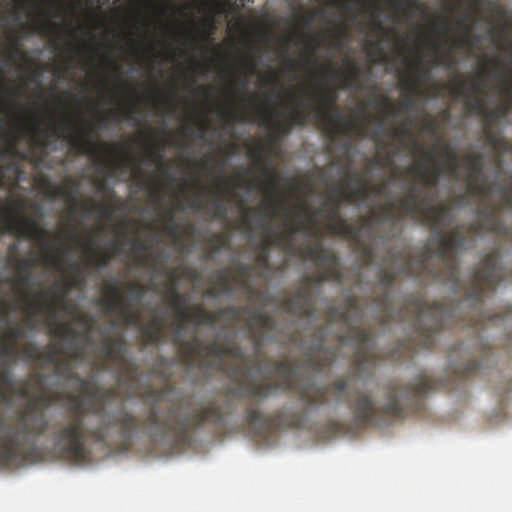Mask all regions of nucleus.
<instances>
[{
  "label": "nucleus",
  "instance_id": "aec40b11",
  "mask_svg": "<svg viewBox=\"0 0 512 512\" xmlns=\"http://www.w3.org/2000/svg\"><path fill=\"white\" fill-rule=\"evenodd\" d=\"M509 179L511 180L509 186L497 187L496 192L501 195L499 204L479 210V213L484 215L486 219V225L481 224V222H476L473 225V230L476 233H480L485 227L492 230H502L504 237L512 242V230L506 227L500 219L502 210L512 209V174L509 176ZM509 279L512 281V272L509 274Z\"/></svg>",
  "mask_w": 512,
  "mask_h": 512
},
{
  "label": "nucleus",
  "instance_id": "7c9ffc66",
  "mask_svg": "<svg viewBox=\"0 0 512 512\" xmlns=\"http://www.w3.org/2000/svg\"><path fill=\"white\" fill-rule=\"evenodd\" d=\"M484 134L489 146L497 153L501 155L512 153V142L505 139L503 135L494 131L493 126L484 125Z\"/></svg>",
  "mask_w": 512,
  "mask_h": 512
},
{
  "label": "nucleus",
  "instance_id": "a878e982",
  "mask_svg": "<svg viewBox=\"0 0 512 512\" xmlns=\"http://www.w3.org/2000/svg\"><path fill=\"white\" fill-rule=\"evenodd\" d=\"M133 326L141 332L146 346H157L165 340V320L158 314H154L147 323H142L140 315L139 322Z\"/></svg>",
  "mask_w": 512,
  "mask_h": 512
},
{
  "label": "nucleus",
  "instance_id": "c85d7f7f",
  "mask_svg": "<svg viewBox=\"0 0 512 512\" xmlns=\"http://www.w3.org/2000/svg\"><path fill=\"white\" fill-rule=\"evenodd\" d=\"M231 191L230 188H225L224 182L218 180V187L214 192L215 200L213 201V208L209 212L211 220L224 221L228 217V207L225 201L226 194Z\"/></svg>",
  "mask_w": 512,
  "mask_h": 512
},
{
  "label": "nucleus",
  "instance_id": "cd10ccee",
  "mask_svg": "<svg viewBox=\"0 0 512 512\" xmlns=\"http://www.w3.org/2000/svg\"><path fill=\"white\" fill-rule=\"evenodd\" d=\"M399 57L402 63L411 69V72L401 73L416 76V78L418 79V85L422 87L424 81L429 80L430 78V72L428 71V69H424L423 67L422 53L420 51H417L416 59L410 60L407 52L404 51V49H401L399 52Z\"/></svg>",
  "mask_w": 512,
  "mask_h": 512
},
{
  "label": "nucleus",
  "instance_id": "bb28decb",
  "mask_svg": "<svg viewBox=\"0 0 512 512\" xmlns=\"http://www.w3.org/2000/svg\"><path fill=\"white\" fill-rule=\"evenodd\" d=\"M400 86L405 91L404 101L401 106L406 109H414L417 96L427 97L429 95L427 89L420 87L416 76L400 73Z\"/></svg>",
  "mask_w": 512,
  "mask_h": 512
},
{
  "label": "nucleus",
  "instance_id": "ea45409f",
  "mask_svg": "<svg viewBox=\"0 0 512 512\" xmlns=\"http://www.w3.org/2000/svg\"><path fill=\"white\" fill-rule=\"evenodd\" d=\"M392 7L405 12H412V10H419L424 12L425 6L420 0H389Z\"/></svg>",
  "mask_w": 512,
  "mask_h": 512
},
{
  "label": "nucleus",
  "instance_id": "393cba45",
  "mask_svg": "<svg viewBox=\"0 0 512 512\" xmlns=\"http://www.w3.org/2000/svg\"><path fill=\"white\" fill-rule=\"evenodd\" d=\"M368 171L359 173H350L349 177L354 186H350L348 190L344 189V201L349 205L356 203H364L370 195V186L368 180Z\"/></svg>",
  "mask_w": 512,
  "mask_h": 512
},
{
  "label": "nucleus",
  "instance_id": "a18cd8bd",
  "mask_svg": "<svg viewBox=\"0 0 512 512\" xmlns=\"http://www.w3.org/2000/svg\"><path fill=\"white\" fill-rule=\"evenodd\" d=\"M232 84H233L234 91L237 92V93H241L242 94V97H241V102L242 103H246V102H249V101H252L254 103L256 102V100H257L256 96H254L251 99H248L244 95L246 93V91L248 90V78H247V76H234Z\"/></svg>",
  "mask_w": 512,
  "mask_h": 512
},
{
  "label": "nucleus",
  "instance_id": "9b49d317",
  "mask_svg": "<svg viewBox=\"0 0 512 512\" xmlns=\"http://www.w3.org/2000/svg\"><path fill=\"white\" fill-rule=\"evenodd\" d=\"M168 295L170 305L175 310L177 320L174 325L175 333L172 337V343L174 346L180 348L182 352V362L186 364L188 368L196 367L203 376H208L212 371L221 368L222 361L225 357H229L232 360H244L245 355L243 349L235 342L222 343L218 340H212L205 345L197 336H193L190 340H185V328H180L182 321L178 316V312L179 310H191V307L186 308L188 298L175 287L169 289Z\"/></svg>",
  "mask_w": 512,
  "mask_h": 512
},
{
  "label": "nucleus",
  "instance_id": "680f3d73",
  "mask_svg": "<svg viewBox=\"0 0 512 512\" xmlns=\"http://www.w3.org/2000/svg\"><path fill=\"white\" fill-rule=\"evenodd\" d=\"M187 207L194 209L196 211H201L205 208V202L198 195L196 199H194L188 203Z\"/></svg>",
  "mask_w": 512,
  "mask_h": 512
},
{
  "label": "nucleus",
  "instance_id": "09e8293b",
  "mask_svg": "<svg viewBox=\"0 0 512 512\" xmlns=\"http://www.w3.org/2000/svg\"><path fill=\"white\" fill-rule=\"evenodd\" d=\"M150 154L157 159V168L160 173H162L163 176H165L166 179H168L170 182H175L176 178L173 173L170 172V169L165 162H163V153L162 152H153L151 151Z\"/></svg>",
  "mask_w": 512,
  "mask_h": 512
},
{
  "label": "nucleus",
  "instance_id": "58836bf2",
  "mask_svg": "<svg viewBox=\"0 0 512 512\" xmlns=\"http://www.w3.org/2000/svg\"><path fill=\"white\" fill-rule=\"evenodd\" d=\"M209 245L211 246L212 253H220L221 250L230 246V238L226 234L213 233L208 238Z\"/></svg>",
  "mask_w": 512,
  "mask_h": 512
},
{
  "label": "nucleus",
  "instance_id": "39448f33",
  "mask_svg": "<svg viewBox=\"0 0 512 512\" xmlns=\"http://www.w3.org/2000/svg\"><path fill=\"white\" fill-rule=\"evenodd\" d=\"M463 161L464 167L468 172L466 175L468 193L477 197L482 204L481 207L475 210L478 219L471 222L467 227L457 225L453 227L448 234H445L444 230L449 227L453 221L452 207L445 204V202H440V204L435 205L433 199H429L427 195L422 196L424 189L419 187L415 181H412L420 190L419 200H425L429 205L434 207L444 206L446 213L440 219V229L428 224V222H424L421 218L412 219L430 228L433 232L431 239L428 240L418 254L407 252V250L396 252L394 249H389L382 267L396 266L398 262L402 263L413 257L414 260H417L418 269L424 270V268H426V261L429 260L431 256H437L446 269L447 278L453 280L456 279L458 275V250L472 248L475 245V237L481 236L482 234L492 233L499 237H504L503 230H492L486 227L480 230L479 233L474 232V223L481 222L483 225H487V219L484 215L479 213V210L497 205L500 200L492 201L489 199L490 194L493 193V185L487 184L485 181L486 175L484 173L483 154L479 152L468 153L464 156Z\"/></svg>",
  "mask_w": 512,
  "mask_h": 512
},
{
  "label": "nucleus",
  "instance_id": "a19ab883",
  "mask_svg": "<svg viewBox=\"0 0 512 512\" xmlns=\"http://www.w3.org/2000/svg\"><path fill=\"white\" fill-rule=\"evenodd\" d=\"M164 230L169 236L174 237V239H180L181 237L179 233L180 224L175 220V214L172 210H168L165 213Z\"/></svg>",
  "mask_w": 512,
  "mask_h": 512
},
{
  "label": "nucleus",
  "instance_id": "864d4df0",
  "mask_svg": "<svg viewBox=\"0 0 512 512\" xmlns=\"http://www.w3.org/2000/svg\"><path fill=\"white\" fill-rule=\"evenodd\" d=\"M230 122H245L248 120V112L245 109H230L228 112Z\"/></svg>",
  "mask_w": 512,
  "mask_h": 512
},
{
  "label": "nucleus",
  "instance_id": "7ed1b4c3",
  "mask_svg": "<svg viewBox=\"0 0 512 512\" xmlns=\"http://www.w3.org/2000/svg\"><path fill=\"white\" fill-rule=\"evenodd\" d=\"M272 365L278 376L277 381L246 378L241 368H237L232 377L237 386L235 395L245 400L243 420L258 434L271 429L299 426V416L289 408L277 409L271 414L262 412L263 402L277 394L278 390L298 394L307 410L326 406L331 402L330 398L339 404L347 395L348 407L356 426L365 428L402 419L409 411H418L430 391L450 386L447 379H435L428 373H421L417 379L405 385L396 381L386 383L382 387L383 400L380 401L374 399L373 393L364 390H353L349 393V382L346 378H338L324 387H317L313 382H299L298 369L289 360L273 361Z\"/></svg>",
  "mask_w": 512,
  "mask_h": 512
},
{
  "label": "nucleus",
  "instance_id": "423d86ee",
  "mask_svg": "<svg viewBox=\"0 0 512 512\" xmlns=\"http://www.w3.org/2000/svg\"><path fill=\"white\" fill-rule=\"evenodd\" d=\"M364 307L355 295H347L342 306H331L327 309V324L313 333V342L304 351L303 367L313 373L322 371L333 365L339 353L338 347H325L327 329L333 324L342 323L345 333L336 334L340 346L352 341L355 346V357L352 367L355 378L372 377L378 355L375 351L371 330L361 327Z\"/></svg>",
  "mask_w": 512,
  "mask_h": 512
},
{
  "label": "nucleus",
  "instance_id": "ddd939ff",
  "mask_svg": "<svg viewBox=\"0 0 512 512\" xmlns=\"http://www.w3.org/2000/svg\"><path fill=\"white\" fill-rule=\"evenodd\" d=\"M243 315H247V332L252 340L254 353L248 358L243 350L244 360L238 361L247 364L258 363L266 331L268 333H275L277 330V323L270 313L260 308L252 309L249 306H228L220 308L215 312H209V310L201 306H193L189 312H186V310H179L178 312V316L182 321L180 328H185L188 323H194L196 326L207 324L210 327H214L219 321L237 322Z\"/></svg>",
  "mask_w": 512,
  "mask_h": 512
},
{
  "label": "nucleus",
  "instance_id": "3c124183",
  "mask_svg": "<svg viewBox=\"0 0 512 512\" xmlns=\"http://www.w3.org/2000/svg\"><path fill=\"white\" fill-rule=\"evenodd\" d=\"M38 262V259L36 258H27L17 261L18 264L17 270L18 273H26L29 275H33V269L36 267V264Z\"/></svg>",
  "mask_w": 512,
  "mask_h": 512
},
{
  "label": "nucleus",
  "instance_id": "4c0bfd02",
  "mask_svg": "<svg viewBox=\"0 0 512 512\" xmlns=\"http://www.w3.org/2000/svg\"><path fill=\"white\" fill-rule=\"evenodd\" d=\"M441 157L447 162L446 170L452 176L458 175V154L452 148L446 146L441 152Z\"/></svg>",
  "mask_w": 512,
  "mask_h": 512
},
{
  "label": "nucleus",
  "instance_id": "69168bd1",
  "mask_svg": "<svg viewBox=\"0 0 512 512\" xmlns=\"http://www.w3.org/2000/svg\"><path fill=\"white\" fill-rule=\"evenodd\" d=\"M411 135H412V131L407 126H403V127L394 129V136H396V137H405V136H411Z\"/></svg>",
  "mask_w": 512,
  "mask_h": 512
},
{
  "label": "nucleus",
  "instance_id": "6e6552de",
  "mask_svg": "<svg viewBox=\"0 0 512 512\" xmlns=\"http://www.w3.org/2000/svg\"><path fill=\"white\" fill-rule=\"evenodd\" d=\"M263 176L265 183L262 186V191L265 195L271 196L276 195L277 201L268 200L266 207L271 209V212L275 216L283 215L285 222V230H276L271 228V222L266 221L268 215L263 213L259 208L254 207H241L242 210V223L244 226L253 230V224L251 218L253 215H258L261 219L259 228H265L266 234L262 241L257 245V249L265 251L266 254L270 255L271 247H276L288 254H295L297 247L295 245V236L304 231L309 230L308 225L305 221H297L293 212V208L287 206L288 196L284 191V188L289 186L290 180L287 178H281L275 168L263 167Z\"/></svg>",
  "mask_w": 512,
  "mask_h": 512
},
{
  "label": "nucleus",
  "instance_id": "6e6d98bb",
  "mask_svg": "<svg viewBox=\"0 0 512 512\" xmlns=\"http://www.w3.org/2000/svg\"><path fill=\"white\" fill-rule=\"evenodd\" d=\"M432 62L434 66L445 67L446 69H452L455 63L452 61L451 56H446L445 58V56L438 55L433 57Z\"/></svg>",
  "mask_w": 512,
  "mask_h": 512
},
{
  "label": "nucleus",
  "instance_id": "72a5a7b5",
  "mask_svg": "<svg viewBox=\"0 0 512 512\" xmlns=\"http://www.w3.org/2000/svg\"><path fill=\"white\" fill-rule=\"evenodd\" d=\"M253 275V265L244 264V262L236 261L234 265V274L232 279L237 285L248 287V282Z\"/></svg>",
  "mask_w": 512,
  "mask_h": 512
},
{
  "label": "nucleus",
  "instance_id": "e433bc0d",
  "mask_svg": "<svg viewBox=\"0 0 512 512\" xmlns=\"http://www.w3.org/2000/svg\"><path fill=\"white\" fill-rule=\"evenodd\" d=\"M126 287L127 290L130 292V295L127 299L125 298V300L130 301V303L132 304V310H139V312L141 313V310L137 309L136 307L143 299L146 293L145 288L141 284H139V282H128Z\"/></svg>",
  "mask_w": 512,
  "mask_h": 512
},
{
  "label": "nucleus",
  "instance_id": "2eb2a0df",
  "mask_svg": "<svg viewBox=\"0 0 512 512\" xmlns=\"http://www.w3.org/2000/svg\"><path fill=\"white\" fill-rule=\"evenodd\" d=\"M42 207L34 206V216L14 215L5 224V229L10 234L22 236L27 240L36 242L45 251L40 262L47 267L61 268V259L54 254L55 244L47 229L40 226L38 220L42 219Z\"/></svg>",
  "mask_w": 512,
  "mask_h": 512
},
{
  "label": "nucleus",
  "instance_id": "0e129e2a",
  "mask_svg": "<svg viewBox=\"0 0 512 512\" xmlns=\"http://www.w3.org/2000/svg\"><path fill=\"white\" fill-rule=\"evenodd\" d=\"M370 193L375 195H387L386 182H383L381 185L370 186Z\"/></svg>",
  "mask_w": 512,
  "mask_h": 512
},
{
  "label": "nucleus",
  "instance_id": "79ce46f5",
  "mask_svg": "<svg viewBox=\"0 0 512 512\" xmlns=\"http://www.w3.org/2000/svg\"><path fill=\"white\" fill-rule=\"evenodd\" d=\"M370 49L368 51L369 59L373 63L385 62L387 60V54L385 50L382 48L380 42H373L371 40H367Z\"/></svg>",
  "mask_w": 512,
  "mask_h": 512
},
{
  "label": "nucleus",
  "instance_id": "338daca9",
  "mask_svg": "<svg viewBox=\"0 0 512 512\" xmlns=\"http://www.w3.org/2000/svg\"><path fill=\"white\" fill-rule=\"evenodd\" d=\"M368 162H369V165L372 167L384 168V161H383L382 156H379V155L372 156V158H370L368 160Z\"/></svg>",
  "mask_w": 512,
  "mask_h": 512
},
{
  "label": "nucleus",
  "instance_id": "473e14b6",
  "mask_svg": "<svg viewBox=\"0 0 512 512\" xmlns=\"http://www.w3.org/2000/svg\"><path fill=\"white\" fill-rule=\"evenodd\" d=\"M487 64L494 67L496 75L502 82V93L506 94L508 98L512 100V75L509 76L508 69L505 68L501 62L495 60H489Z\"/></svg>",
  "mask_w": 512,
  "mask_h": 512
},
{
  "label": "nucleus",
  "instance_id": "de8ad7c7",
  "mask_svg": "<svg viewBox=\"0 0 512 512\" xmlns=\"http://www.w3.org/2000/svg\"><path fill=\"white\" fill-rule=\"evenodd\" d=\"M20 356L28 362H38V346L34 342H28L20 347Z\"/></svg>",
  "mask_w": 512,
  "mask_h": 512
},
{
  "label": "nucleus",
  "instance_id": "4468645a",
  "mask_svg": "<svg viewBox=\"0 0 512 512\" xmlns=\"http://www.w3.org/2000/svg\"><path fill=\"white\" fill-rule=\"evenodd\" d=\"M309 99L316 104L314 109L315 119L326 131L330 140L326 151L333 152V144L338 141L339 135L350 136L355 133L358 136L365 135L364 121L347 118L338 107V95L333 89H327L321 84L315 93H308Z\"/></svg>",
  "mask_w": 512,
  "mask_h": 512
},
{
  "label": "nucleus",
  "instance_id": "5fc2aeb1",
  "mask_svg": "<svg viewBox=\"0 0 512 512\" xmlns=\"http://www.w3.org/2000/svg\"><path fill=\"white\" fill-rule=\"evenodd\" d=\"M256 264L259 265L260 268L271 271V264H270V255L266 254L265 252H260V250L257 253L256 256Z\"/></svg>",
  "mask_w": 512,
  "mask_h": 512
},
{
  "label": "nucleus",
  "instance_id": "6ab92c4d",
  "mask_svg": "<svg viewBox=\"0 0 512 512\" xmlns=\"http://www.w3.org/2000/svg\"><path fill=\"white\" fill-rule=\"evenodd\" d=\"M42 193L50 199L63 197L71 205V210L79 209L84 214H92L95 211L100 217H111L114 210L111 205L102 204V202L96 200L92 202L91 206L79 202V184L72 178H67L62 185H54L49 180H43Z\"/></svg>",
  "mask_w": 512,
  "mask_h": 512
},
{
  "label": "nucleus",
  "instance_id": "f3484780",
  "mask_svg": "<svg viewBox=\"0 0 512 512\" xmlns=\"http://www.w3.org/2000/svg\"><path fill=\"white\" fill-rule=\"evenodd\" d=\"M126 351L127 341L123 336L113 338L106 334L100 341L98 356L105 363L114 366L119 380L124 376L128 381H135L139 375V366L128 360Z\"/></svg>",
  "mask_w": 512,
  "mask_h": 512
},
{
  "label": "nucleus",
  "instance_id": "dca6fc26",
  "mask_svg": "<svg viewBox=\"0 0 512 512\" xmlns=\"http://www.w3.org/2000/svg\"><path fill=\"white\" fill-rule=\"evenodd\" d=\"M256 115L261 125L270 130L268 146L259 144L251 151V156L254 159L255 166L263 172V167H269V165H266L264 161L265 152L277 146L279 136L289 134L292 127H304L309 119V113L305 111L304 105L302 107H297L296 99L292 98V108L287 120H281L279 114H273L272 112L267 111L258 112ZM270 168L273 167L270 166Z\"/></svg>",
  "mask_w": 512,
  "mask_h": 512
},
{
  "label": "nucleus",
  "instance_id": "13d9d810",
  "mask_svg": "<svg viewBox=\"0 0 512 512\" xmlns=\"http://www.w3.org/2000/svg\"><path fill=\"white\" fill-rule=\"evenodd\" d=\"M21 54V44L19 39H15L12 47L9 49L10 59L15 60L20 57Z\"/></svg>",
  "mask_w": 512,
  "mask_h": 512
},
{
  "label": "nucleus",
  "instance_id": "f03ea898",
  "mask_svg": "<svg viewBox=\"0 0 512 512\" xmlns=\"http://www.w3.org/2000/svg\"><path fill=\"white\" fill-rule=\"evenodd\" d=\"M175 389L172 385L162 388L145 390V403L150 406L141 422L135 414L124 405L107 409L111 400L117 397V388H98L95 404L84 406L82 396L68 394L66 396V413L60 422L54 423L52 439L54 448L73 461H83L88 456V444L100 446H131L138 431L142 430L152 441L173 442L184 444L191 440L193 431L203 428L206 424L214 428L225 426L226 419L233 414L231 400L221 406L209 402L194 414L179 416V408L169 407L165 414L157 406L165 400V395Z\"/></svg>",
  "mask_w": 512,
  "mask_h": 512
},
{
  "label": "nucleus",
  "instance_id": "603ef678",
  "mask_svg": "<svg viewBox=\"0 0 512 512\" xmlns=\"http://www.w3.org/2000/svg\"><path fill=\"white\" fill-rule=\"evenodd\" d=\"M441 125L435 118H430L423 122V132L431 135H437L440 132Z\"/></svg>",
  "mask_w": 512,
  "mask_h": 512
},
{
  "label": "nucleus",
  "instance_id": "b1692460",
  "mask_svg": "<svg viewBox=\"0 0 512 512\" xmlns=\"http://www.w3.org/2000/svg\"><path fill=\"white\" fill-rule=\"evenodd\" d=\"M83 246L88 251L86 266L98 269L109 266L111 260L119 251L118 242L116 240L109 243V248L112 250L100 249L93 238H90Z\"/></svg>",
  "mask_w": 512,
  "mask_h": 512
},
{
  "label": "nucleus",
  "instance_id": "4be33fe9",
  "mask_svg": "<svg viewBox=\"0 0 512 512\" xmlns=\"http://www.w3.org/2000/svg\"><path fill=\"white\" fill-rule=\"evenodd\" d=\"M425 161L417 162L415 165L405 168L407 174L416 176L423 186L434 188L439 183L445 168L435 162V153L433 151H423Z\"/></svg>",
  "mask_w": 512,
  "mask_h": 512
},
{
  "label": "nucleus",
  "instance_id": "37998d69",
  "mask_svg": "<svg viewBox=\"0 0 512 512\" xmlns=\"http://www.w3.org/2000/svg\"><path fill=\"white\" fill-rule=\"evenodd\" d=\"M69 268L72 270L73 275L69 282L71 283V288L81 289L86 285V280L83 275V268L81 265L77 264V262H72L69 265Z\"/></svg>",
  "mask_w": 512,
  "mask_h": 512
},
{
  "label": "nucleus",
  "instance_id": "052dcab7",
  "mask_svg": "<svg viewBox=\"0 0 512 512\" xmlns=\"http://www.w3.org/2000/svg\"><path fill=\"white\" fill-rule=\"evenodd\" d=\"M19 274H20L19 278H17L15 280L17 285L26 287V286L31 284L32 279H33V275H29V274H26V273H19Z\"/></svg>",
  "mask_w": 512,
  "mask_h": 512
},
{
  "label": "nucleus",
  "instance_id": "c03bdc74",
  "mask_svg": "<svg viewBox=\"0 0 512 512\" xmlns=\"http://www.w3.org/2000/svg\"><path fill=\"white\" fill-rule=\"evenodd\" d=\"M465 105L468 110L486 119L487 104L486 101L481 97V95L474 96L472 100H466Z\"/></svg>",
  "mask_w": 512,
  "mask_h": 512
},
{
  "label": "nucleus",
  "instance_id": "412c9836",
  "mask_svg": "<svg viewBox=\"0 0 512 512\" xmlns=\"http://www.w3.org/2000/svg\"><path fill=\"white\" fill-rule=\"evenodd\" d=\"M105 314H115L121 317L127 324L139 322L141 313L139 310H132L130 301L125 300L118 281H110L105 284V295L99 299Z\"/></svg>",
  "mask_w": 512,
  "mask_h": 512
},
{
  "label": "nucleus",
  "instance_id": "f257e3e1",
  "mask_svg": "<svg viewBox=\"0 0 512 512\" xmlns=\"http://www.w3.org/2000/svg\"><path fill=\"white\" fill-rule=\"evenodd\" d=\"M500 248L487 254L480 265L474 268L468 284L461 286L459 262L457 277L448 279L447 269L437 256L426 261V268L419 270L417 260L407 259L400 267H380L377 273L378 288L373 303L379 310V320L386 324L409 317L413 321L412 339L398 344L397 350L417 353L421 349H432L437 334L442 329L462 323L474 330V346L458 343L450 350L451 355L461 353L468 357L466 362L456 363L453 376L456 380H468L481 375L485 363L490 360L493 350L481 338V330L488 322L494 321L484 312L482 300L486 290L493 291L498 283L506 280L504 269L498 265Z\"/></svg>",
  "mask_w": 512,
  "mask_h": 512
},
{
  "label": "nucleus",
  "instance_id": "c756f323",
  "mask_svg": "<svg viewBox=\"0 0 512 512\" xmlns=\"http://www.w3.org/2000/svg\"><path fill=\"white\" fill-rule=\"evenodd\" d=\"M485 81V72L481 71L478 75V80H474L467 86V82L454 78L452 80V93L461 95L464 97H468V93L473 94L474 96H480L484 92V88L482 82ZM468 92V93H467Z\"/></svg>",
  "mask_w": 512,
  "mask_h": 512
},
{
  "label": "nucleus",
  "instance_id": "2f4dec72",
  "mask_svg": "<svg viewBox=\"0 0 512 512\" xmlns=\"http://www.w3.org/2000/svg\"><path fill=\"white\" fill-rule=\"evenodd\" d=\"M44 292L39 290L36 293V299H27L26 301V312L27 318L25 321V329H34L36 327V317L38 314H47L46 310L38 309L39 303L43 302Z\"/></svg>",
  "mask_w": 512,
  "mask_h": 512
},
{
  "label": "nucleus",
  "instance_id": "e2e57ef3",
  "mask_svg": "<svg viewBox=\"0 0 512 512\" xmlns=\"http://www.w3.org/2000/svg\"><path fill=\"white\" fill-rule=\"evenodd\" d=\"M264 85H271L276 87H281L282 82L277 74L271 75L268 78L264 79Z\"/></svg>",
  "mask_w": 512,
  "mask_h": 512
},
{
  "label": "nucleus",
  "instance_id": "49530a36",
  "mask_svg": "<svg viewBox=\"0 0 512 512\" xmlns=\"http://www.w3.org/2000/svg\"><path fill=\"white\" fill-rule=\"evenodd\" d=\"M232 276L228 268L218 269L213 274V277L219 282V289L224 293L231 291L230 281Z\"/></svg>",
  "mask_w": 512,
  "mask_h": 512
},
{
  "label": "nucleus",
  "instance_id": "bf43d9fd",
  "mask_svg": "<svg viewBox=\"0 0 512 512\" xmlns=\"http://www.w3.org/2000/svg\"><path fill=\"white\" fill-rule=\"evenodd\" d=\"M10 304L7 301H0V320L8 321L10 313Z\"/></svg>",
  "mask_w": 512,
  "mask_h": 512
},
{
  "label": "nucleus",
  "instance_id": "4d7b16f0",
  "mask_svg": "<svg viewBox=\"0 0 512 512\" xmlns=\"http://www.w3.org/2000/svg\"><path fill=\"white\" fill-rule=\"evenodd\" d=\"M383 115L384 116H395L397 114V107L390 101L388 96L383 97Z\"/></svg>",
  "mask_w": 512,
  "mask_h": 512
},
{
  "label": "nucleus",
  "instance_id": "5701e85b",
  "mask_svg": "<svg viewBox=\"0 0 512 512\" xmlns=\"http://www.w3.org/2000/svg\"><path fill=\"white\" fill-rule=\"evenodd\" d=\"M71 289L72 284L69 280L55 282L52 287L42 290L43 302L38 305V309L46 310L48 318L55 320L59 309L67 310V295Z\"/></svg>",
  "mask_w": 512,
  "mask_h": 512
},
{
  "label": "nucleus",
  "instance_id": "a211bd4d",
  "mask_svg": "<svg viewBox=\"0 0 512 512\" xmlns=\"http://www.w3.org/2000/svg\"><path fill=\"white\" fill-rule=\"evenodd\" d=\"M37 429L36 425L29 422L26 413L20 414L15 425L10 427H4V422L0 419V461L9 462L20 455L29 435Z\"/></svg>",
  "mask_w": 512,
  "mask_h": 512
},
{
  "label": "nucleus",
  "instance_id": "1a4fd4ad",
  "mask_svg": "<svg viewBox=\"0 0 512 512\" xmlns=\"http://www.w3.org/2000/svg\"><path fill=\"white\" fill-rule=\"evenodd\" d=\"M76 321L82 325V330L73 327L71 323H61L60 326L51 330L52 335L67 342L62 346L51 345L39 349L37 363L42 367L53 366L55 375L77 382L81 392L95 401V396L92 394L101 387H94L90 380L74 372L75 363L87 359V346L94 342L91 336L94 326L88 316H76Z\"/></svg>",
  "mask_w": 512,
  "mask_h": 512
},
{
  "label": "nucleus",
  "instance_id": "20e7f679",
  "mask_svg": "<svg viewBox=\"0 0 512 512\" xmlns=\"http://www.w3.org/2000/svg\"><path fill=\"white\" fill-rule=\"evenodd\" d=\"M419 194L420 190L417 186L409 182L406 193L397 202L388 198L385 204L372 208L370 214L359 216L357 225L350 224L340 213V208L345 202L343 187L333 188L327 200L315 212H311L304 201L293 212L297 221L303 220L307 223L309 230L303 233L307 236L320 233L319 229L315 232L314 227L317 226L319 216H324L326 229L333 235L354 243L361 253L364 265L369 266L377 256L374 247L376 226L388 224L390 229L384 236L385 240H390L396 235L394 229L404 219L421 217L424 222L431 223L432 226L440 229L441 218L447 213V209L444 206L435 207L427 204L425 200H419Z\"/></svg>",
  "mask_w": 512,
  "mask_h": 512
},
{
  "label": "nucleus",
  "instance_id": "0eeeda50",
  "mask_svg": "<svg viewBox=\"0 0 512 512\" xmlns=\"http://www.w3.org/2000/svg\"><path fill=\"white\" fill-rule=\"evenodd\" d=\"M0 354L3 359V367L0 370V404L12 403L15 396H18L21 399H31L27 402L26 408L18 410L17 413L14 414L13 418L8 422L1 418L3 420V426H14L18 416L22 413H26L29 422L35 424L37 428L31 435H29V439L27 440L28 442L20 455L15 456L14 459L8 462L0 461V466L10 467L14 466V464L32 460L33 457L37 455V443L40 437L47 434L48 430L49 438L55 446L52 439V429L56 421L53 422L52 426H49L47 416L44 414L45 409L53 406L55 397L54 395L46 392H41L34 396L35 389L33 388V384H35L36 388H41L45 381V375L40 372L30 374L28 378L20 381L19 386L17 385L13 379L11 367L8 365L7 361L15 362L19 359L20 349L16 343H12L6 339L4 334L1 336L0 340ZM66 413L67 410L60 420H57V422H60Z\"/></svg>",
  "mask_w": 512,
  "mask_h": 512
},
{
  "label": "nucleus",
  "instance_id": "9d476101",
  "mask_svg": "<svg viewBox=\"0 0 512 512\" xmlns=\"http://www.w3.org/2000/svg\"><path fill=\"white\" fill-rule=\"evenodd\" d=\"M295 254L302 260L311 261L319 271L316 274L304 275L295 293L286 296L281 301V306L288 314L314 319L317 310L313 286L322 285L327 281L343 282L344 268L338 254L322 244H310L305 248H297Z\"/></svg>",
  "mask_w": 512,
  "mask_h": 512
},
{
  "label": "nucleus",
  "instance_id": "f8f14e48",
  "mask_svg": "<svg viewBox=\"0 0 512 512\" xmlns=\"http://www.w3.org/2000/svg\"><path fill=\"white\" fill-rule=\"evenodd\" d=\"M48 136H57L69 142L77 154H87L94 159L96 165L105 167L107 175L115 177L118 168H132L135 174H141V161L130 154L123 145L109 146L101 144L94 124L86 128L76 127L67 121H61L50 129Z\"/></svg>",
  "mask_w": 512,
  "mask_h": 512
},
{
  "label": "nucleus",
  "instance_id": "c9c22d12",
  "mask_svg": "<svg viewBox=\"0 0 512 512\" xmlns=\"http://www.w3.org/2000/svg\"><path fill=\"white\" fill-rule=\"evenodd\" d=\"M510 110V104L509 102H506L505 104L497 105L493 108L486 109V123L485 125L494 126L496 123H498L500 120L503 119L506 115H508Z\"/></svg>",
  "mask_w": 512,
  "mask_h": 512
},
{
  "label": "nucleus",
  "instance_id": "8fccbe9b",
  "mask_svg": "<svg viewBox=\"0 0 512 512\" xmlns=\"http://www.w3.org/2000/svg\"><path fill=\"white\" fill-rule=\"evenodd\" d=\"M3 335L6 336V339L11 341L12 343L17 344L18 340H21L23 339V337H26V330L24 327H21L17 323L16 325L9 327Z\"/></svg>",
  "mask_w": 512,
  "mask_h": 512
},
{
  "label": "nucleus",
  "instance_id": "774afa93",
  "mask_svg": "<svg viewBox=\"0 0 512 512\" xmlns=\"http://www.w3.org/2000/svg\"><path fill=\"white\" fill-rule=\"evenodd\" d=\"M16 251H17V246L15 244L13 245H10L8 247V253L10 254L9 258H8V262L10 263H16L17 261H19V258L18 256H16Z\"/></svg>",
  "mask_w": 512,
  "mask_h": 512
},
{
  "label": "nucleus",
  "instance_id": "f704fd0d",
  "mask_svg": "<svg viewBox=\"0 0 512 512\" xmlns=\"http://www.w3.org/2000/svg\"><path fill=\"white\" fill-rule=\"evenodd\" d=\"M346 63L349 66V73L344 75V87L361 88V76L363 74L361 67L350 59H346Z\"/></svg>",
  "mask_w": 512,
  "mask_h": 512
}]
</instances>
